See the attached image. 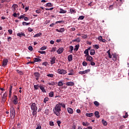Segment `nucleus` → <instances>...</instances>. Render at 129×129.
Masks as SVG:
<instances>
[{
	"label": "nucleus",
	"instance_id": "obj_1",
	"mask_svg": "<svg viewBox=\"0 0 129 129\" xmlns=\"http://www.w3.org/2000/svg\"><path fill=\"white\" fill-rule=\"evenodd\" d=\"M53 111L54 114H56L57 116H59L61 112V106H60V104H56L55 108L53 109Z\"/></svg>",
	"mask_w": 129,
	"mask_h": 129
},
{
	"label": "nucleus",
	"instance_id": "obj_2",
	"mask_svg": "<svg viewBox=\"0 0 129 129\" xmlns=\"http://www.w3.org/2000/svg\"><path fill=\"white\" fill-rule=\"evenodd\" d=\"M31 110H32V115L33 116H37V110H38V107L36 105V103H32L31 105Z\"/></svg>",
	"mask_w": 129,
	"mask_h": 129
},
{
	"label": "nucleus",
	"instance_id": "obj_3",
	"mask_svg": "<svg viewBox=\"0 0 129 129\" xmlns=\"http://www.w3.org/2000/svg\"><path fill=\"white\" fill-rule=\"evenodd\" d=\"M16 115V110H15V108L14 107H12L10 108V116L13 117V118H15V116Z\"/></svg>",
	"mask_w": 129,
	"mask_h": 129
},
{
	"label": "nucleus",
	"instance_id": "obj_4",
	"mask_svg": "<svg viewBox=\"0 0 129 129\" xmlns=\"http://www.w3.org/2000/svg\"><path fill=\"white\" fill-rule=\"evenodd\" d=\"M57 73H58V74H61L62 75H64V74H66V73H67V71H65V70H61L60 69H58L57 70Z\"/></svg>",
	"mask_w": 129,
	"mask_h": 129
},
{
	"label": "nucleus",
	"instance_id": "obj_5",
	"mask_svg": "<svg viewBox=\"0 0 129 129\" xmlns=\"http://www.w3.org/2000/svg\"><path fill=\"white\" fill-rule=\"evenodd\" d=\"M9 62V59L7 58H5L3 60V63H2V66L3 67H6L8 65V62Z\"/></svg>",
	"mask_w": 129,
	"mask_h": 129
},
{
	"label": "nucleus",
	"instance_id": "obj_6",
	"mask_svg": "<svg viewBox=\"0 0 129 129\" xmlns=\"http://www.w3.org/2000/svg\"><path fill=\"white\" fill-rule=\"evenodd\" d=\"M13 103L15 105L18 104V96L17 95H14Z\"/></svg>",
	"mask_w": 129,
	"mask_h": 129
},
{
	"label": "nucleus",
	"instance_id": "obj_7",
	"mask_svg": "<svg viewBox=\"0 0 129 129\" xmlns=\"http://www.w3.org/2000/svg\"><path fill=\"white\" fill-rule=\"evenodd\" d=\"M89 72H90V69H88L82 72H79V74H81V75H83V74H86V73H89Z\"/></svg>",
	"mask_w": 129,
	"mask_h": 129
},
{
	"label": "nucleus",
	"instance_id": "obj_8",
	"mask_svg": "<svg viewBox=\"0 0 129 129\" xmlns=\"http://www.w3.org/2000/svg\"><path fill=\"white\" fill-rule=\"evenodd\" d=\"M86 60L87 61H89L90 62H92V60H93V58L92 56L90 55H87Z\"/></svg>",
	"mask_w": 129,
	"mask_h": 129
},
{
	"label": "nucleus",
	"instance_id": "obj_9",
	"mask_svg": "<svg viewBox=\"0 0 129 129\" xmlns=\"http://www.w3.org/2000/svg\"><path fill=\"white\" fill-rule=\"evenodd\" d=\"M34 75L36 78V80H39V79L40 78V73L38 72H36L34 73Z\"/></svg>",
	"mask_w": 129,
	"mask_h": 129
},
{
	"label": "nucleus",
	"instance_id": "obj_10",
	"mask_svg": "<svg viewBox=\"0 0 129 129\" xmlns=\"http://www.w3.org/2000/svg\"><path fill=\"white\" fill-rule=\"evenodd\" d=\"M63 50H64V48H63V47H60L58 49L56 52L57 54H61V53H63Z\"/></svg>",
	"mask_w": 129,
	"mask_h": 129
},
{
	"label": "nucleus",
	"instance_id": "obj_11",
	"mask_svg": "<svg viewBox=\"0 0 129 129\" xmlns=\"http://www.w3.org/2000/svg\"><path fill=\"white\" fill-rule=\"evenodd\" d=\"M39 88L43 92L46 93V90L45 89V87H44V86L42 85H39Z\"/></svg>",
	"mask_w": 129,
	"mask_h": 129
},
{
	"label": "nucleus",
	"instance_id": "obj_12",
	"mask_svg": "<svg viewBox=\"0 0 129 129\" xmlns=\"http://www.w3.org/2000/svg\"><path fill=\"white\" fill-rule=\"evenodd\" d=\"M68 59L69 62H71L72 60H73V55L72 54H70L68 56Z\"/></svg>",
	"mask_w": 129,
	"mask_h": 129
},
{
	"label": "nucleus",
	"instance_id": "obj_13",
	"mask_svg": "<svg viewBox=\"0 0 129 129\" xmlns=\"http://www.w3.org/2000/svg\"><path fill=\"white\" fill-rule=\"evenodd\" d=\"M66 84L67 86H73L74 83L73 82H67Z\"/></svg>",
	"mask_w": 129,
	"mask_h": 129
},
{
	"label": "nucleus",
	"instance_id": "obj_14",
	"mask_svg": "<svg viewBox=\"0 0 129 129\" xmlns=\"http://www.w3.org/2000/svg\"><path fill=\"white\" fill-rule=\"evenodd\" d=\"M55 61H56V57L55 56H53V57H52L51 60H50L51 65H53V64H55Z\"/></svg>",
	"mask_w": 129,
	"mask_h": 129
},
{
	"label": "nucleus",
	"instance_id": "obj_15",
	"mask_svg": "<svg viewBox=\"0 0 129 129\" xmlns=\"http://www.w3.org/2000/svg\"><path fill=\"white\" fill-rule=\"evenodd\" d=\"M67 110H68V112H69V113H70V114H72V113H73V108L69 107V108H68Z\"/></svg>",
	"mask_w": 129,
	"mask_h": 129
},
{
	"label": "nucleus",
	"instance_id": "obj_16",
	"mask_svg": "<svg viewBox=\"0 0 129 129\" xmlns=\"http://www.w3.org/2000/svg\"><path fill=\"white\" fill-rule=\"evenodd\" d=\"M56 32H58L59 33H62V32H64L65 31L64 28H60L59 30L58 29H56L55 30Z\"/></svg>",
	"mask_w": 129,
	"mask_h": 129
},
{
	"label": "nucleus",
	"instance_id": "obj_17",
	"mask_svg": "<svg viewBox=\"0 0 129 129\" xmlns=\"http://www.w3.org/2000/svg\"><path fill=\"white\" fill-rule=\"evenodd\" d=\"M90 54V55H91V56H93V55H95V50L93 49H91Z\"/></svg>",
	"mask_w": 129,
	"mask_h": 129
},
{
	"label": "nucleus",
	"instance_id": "obj_18",
	"mask_svg": "<svg viewBox=\"0 0 129 129\" xmlns=\"http://www.w3.org/2000/svg\"><path fill=\"white\" fill-rule=\"evenodd\" d=\"M42 36V33L39 32L36 34H35L33 37L34 38H38V37H41Z\"/></svg>",
	"mask_w": 129,
	"mask_h": 129
},
{
	"label": "nucleus",
	"instance_id": "obj_19",
	"mask_svg": "<svg viewBox=\"0 0 129 129\" xmlns=\"http://www.w3.org/2000/svg\"><path fill=\"white\" fill-rule=\"evenodd\" d=\"M67 11L63 10V9H60L59 11V14H66Z\"/></svg>",
	"mask_w": 129,
	"mask_h": 129
},
{
	"label": "nucleus",
	"instance_id": "obj_20",
	"mask_svg": "<svg viewBox=\"0 0 129 129\" xmlns=\"http://www.w3.org/2000/svg\"><path fill=\"white\" fill-rule=\"evenodd\" d=\"M69 48H70L69 52L73 53V50H74V47H73V46H70Z\"/></svg>",
	"mask_w": 129,
	"mask_h": 129
},
{
	"label": "nucleus",
	"instance_id": "obj_21",
	"mask_svg": "<svg viewBox=\"0 0 129 129\" xmlns=\"http://www.w3.org/2000/svg\"><path fill=\"white\" fill-rule=\"evenodd\" d=\"M80 45L79 44H77L75 46L74 51H76V52H77L78 51V49H79Z\"/></svg>",
	"mask_w": 129,
	"mask_h": 129
},
{
	"label": "nucleus",
	"instance_id": "obj_22",
	"mask_svg": "<svg viewBox=\"0 0 129 129\" xmlns=\"http://www.w3.org/2000/svg\"><path fill=\"white\" fill-rule=\"evenodd\" d=\"M17 36H18V37H22V36H24L25 37L26 36V34H25V33L21 32V33H18L17 34Z\"/></svg>",
	"mask_w": 129,
	"mask_h": 129
},
{
	"label": "nucleus",
	"instance_id": "obj_23",
	"mask_svg": "<svg viewBox=\"0 0 129 129\" xmlns=\"http://www.w3.org/2000/svg\"><path fill=\"white\" fill-rule=\"evenodd\" d=\"M8 94H7V92L3 94V96L2 97V99L6 100V99L7 98V96Z\"/></svg>",
	"mask_w": 129,
	"mask_h": 129
},
{
	"label": "nucleus",
	"instance_id": "obj_24",
	"mask_svg": "<svg viewBox=\"0 0 129 129\" xmlns=\"http://www.w3.org/2000/svg\"><path fill=\"white\" fill-rule=\"evenodd\" d=\"M72 42H77V43L80 42V38L78 37L77 39L73 40Z\"/></svg>",
	"mask_w": 129,
	"mask_h": 129
},
{
	"label": "nucleus",
	"instance_id": "obj_25",
	"mask_svg": "<svg viewBox=\"0 0 129 129\" xmlns=\"http://www.w3.org/2000/svg\"><path fill=\"white\" fill-rule=\"evenodd\" d=\"M74 74V71L73 70V69H72L70 70V73L68 74V75H73Z\"/></svg>",
	"mask_w": 129,
	"mask_h": 129
},
{
	"label": "nucleus",
	"instance_id": "obj_26",
	"mask_svg": "<svg viewBox=\"0 0 129 129\" xmlns=\"http://www.w3.org/2000/svg\"><path fill=\"white\" fill-rule=\"evenodd\" d=\"M95 115L97 117V118H99V117H100V116L99 115V112L98 111H96L95 112Z\"/></svg>",
	"mask_w": 129,
	"mask_h": 129
},
{
	"label": "nucleus",
	"instance_id": "obj_27",
	"mask_svg": "<svg viewBox=\"0 0 129 129\" xmlns=\"http://www.w3.org/2000/svg\"><path fill=\"white\" fill-rule=\"evenodd\" d=\"M86 116H87L88 117H91V116H93V113H87L86 114Z\"/></svg>",
	"mask_w": 129,
	"mask_h": 129
},
{
	"label": "nucleus",
	"instance_id": "obj_28",
	"mask_svg": "<svg viewBox=\"0 0 129 129\" xmlns=\"http://www.w3.org/2000/svg\"><path fill=\"white\" fill-rule=\"evenodd\" d=\"M84 54H85L86 55H85V57H86V56H88L89 55V53L88 52V49H86L84 51Z\"/></svg>",
	"mask_w": 129,
	"mask_h": 129
},
{
	"label": "nucleus",
	"instance_id": "obj_29",
	"mask_svg": "<svg viewBox=\"0 0 129 129\" xmlns=\"http://www.w3.org/2000/svg\"><path fill=\"white\" fill-rule=\"evenodd\" d=\"M46 6L48 8H51V7H53V4H52L51 3H48L46 4Z\"/></svg>",
	"mask_w": 129,
	"mask_h": 129
},
{
	"label": "nucleus",
	"instance_id": "obj_30",
	"mask_svg": "<svg viewBox=\"0 0 129 129\" xmlns=\"http://www.w3.org/2000/svg\"><path fill=\"white\" fill-rule=\"evenodd\" d=\"M39 87H40V86H39L38 85H34V90H38V89H39Z\"/></svg>",
	"mask_w": 129,
	"mask_h": 129
},
{
	"label": "nucleus",
	"instance_id": "obj_31",
	"mask_svg": "<svg viewBox=\"0 0 129 129\" xmlns=\"http://www.w3.org/2000/svg\"><path fill=\"white\" fill-rule=\"evenodd\" d=\"M102 123L103 124V125H105V126L107 125V122H106V121L104 120V119L102 120Z\"/></svg>",
	"mask_w": 129,
	"mask_h": 129
},
{
	"label": "nucleus",
	"instance_id": "obj_32",
	"mask_svg": "<svg viewBox=\"0 0 129 129\" xmlns=\"http://www.w3.org/2000/svg\"><path fill=\"white\" fill-rule=\"evenodd\" d=\"M16 72H17V73H18L19 74H20V75H23L24 73H23V72L19 70H16Z\"/></svg>",
	"mask_w": 129,
	"mask_h": 129
},
{
	"label": "nucleus",
	"instance_id": "obj_33",
	"mask_svg": "<svg viewBox=\"0 0 129 129\" xmlns=\"http://www.w3.org/2000/svg\"><path fill=\"white\" fill-rule=\"evenodd\" d=\"M58 104H59V106H62L63 108H66V105L63 103H59Z\"/></svg>",
	"mask_w": 129,
	"mask_h": 129
},
{
	"label": "nucleus",
	"instance_id": "obj_34",
	"mask_svg": "<svg viewBox=\"0 0 129 129\" xmlns=\"http://www.w3.org/2000/svg\"><path fill=\"white\" fill-rule=\"evenodd\" d=\"M42 59L38 58H34V61L35 62H41Z\"/></svg>",
	"mask_w": 129,
	"mask_h": 129
},
{
	"label": "nucleus",
	"instance_id": "obj_35",
	"mask_svg": "<svg viewBox=\"0 0 129 129\" xmlns=\"http://www.w3.org/2000/svg\"><path fill=\"white\" fill-rule=\"evenodd\" d=\"M30 24H31L30 23H27L26 22H22L23 26H28V25H30Z\"/></svg>",
	"mask_w": 129,
	"mask_h": 129
},
{
	"label": "nucleus",
	"instance_id": "obj_36",
	"mask_svg": "<svg viewBox=\"0 0 129 129\" xmlns=\"http://www.w3.org/2000/svg\"><path fill=\"white\" fill-rule=\"evenodd\" d=\"M71 14H73V13H76V10L74 9H71L70 10Z\"/></svg>",
	"mask_w": 129,
	"mask_h": 129
},
{
	"label": "nucleus",
	"instance_id": "obj_37",
	"mask_svg": "<svg viewBox=\"0 0 129 129\" xmlns=\"http://www.w3.org/2000/svg\"><path fill=\"white\" fill-rule=\"evenodd\" d=\"M49 96L50 97H53L54 96V92L51 91L49 93Z\"/></svg>",
	"mask_w": 129,
	"mask_h": 129
},
{
	"label": "nucleus",
	"instance_id": "obj_38",
	"mask_svg": "<svg viewBox=\"0 0 129 129\" xmlns=\"http://www.w3.org/2000/svg\"><path fill=\"white\" fill-rule=\"evenodd\" d=\"M83 125H84V126H88V125H89V123L87 122H83Z\"/></svg>",
	"mask_w": 129,
	"mask_h": 129
},
{
	"label": "nucleus",
	"instance_id": "obj_39",
	"mask_svg": "<svg viewBox=\"0 0 129 129\" xmlns=\"http://www.w3.org/2000/svg\"><path fill=\"white\" fill-rule=\"evenodd\" d=\"M94 104L96 105V106H99V102L97 101H95L94 102Z\"/></svg>",
	"mask_w": 129,
	"mask_h": 129
},
{
	"label": "nucleus",
	"instance_id": "obj_40",
	"mask_svg": "<svg viewBox=\"0 0 129 129\" xmlns=\"http://www.w3.org/2000/svg\"><path fill=\"white\" fill-rule=\"evenodd\" d=\"M58 86H63V83L62 82V81H60L58 83Z\"/></svg>",
	"mask_w": 129,
	"mask_h": 129
},
{
	"label": "nucleus",
	"instance_id": "obj_41",
	"mask_svg": "<svg viewBox=\"0 0 129 129\" xmlns=\"http://www.w3.org/2000/svg\"><path fill=\"white\" fill-rule=\"evenodd\" d=\"M85 18V16H80V17H79V18L78 19V20H84Z\"/></svg>",
	"mask_w": 129,
	"mask_h": 129
},
{
	"label": "nucleus",
	"instance_id": "obj_42",
	"mask_svg": "<svg viewBox=\"0 0 129 129\" xmlns=\"http://www.w3.org/2000/svg\"><path fill=\"white\" fill-rule=\"evenodd\" d=\"M47 77H51V78H53V77H54V75L52 74H49L48 75H47Z\"/></svg>",
	"mask_w": 129,
	"mask_h": 129
},
{
	"label": "nucleus",
	"instance_id": "obj_43",
	"mask_svg": "<svg viewBox=\"0 0 129 129\" xmlns=\"http://www.w3.org/2000/svg\"><path fill=\"white\" fill-rule=\"evenodd\" d=\"M128 116V114H127V112H125V115L123 116V118H126Z\"/></svg>",
	"mask_w": 129,
	"mask_h": 129
},
{
	"label": "nucleus",
	"instance_id": "obj_44",
	"mask_svg": "<svg viewBox=\"0 0 129 129\" xmlns=\"http://www.w3.org/2000/svg\"><path fill=\"white\" fill-rule=\"evenodd\" d=\"M63 23H64V21H56L55 22V24H61V23L63 24Z\"/></svg>",
	"mask_w": 129,
	"mask_h": 129
},
{
	"label": "nucleus",
	"instance_id": "obj_45",
	"mask_svg": "<svg viewBox=\"0 0 129 129\" xmlns=\"http://www.w3.org/2000/svg\"><path fill=\"white\" fill-rule=\"evenodd\" d=\"M18 8V5L14 4L12 6V9H17Z\"/></svg>",
	"mask_w": 129,
	"mask_h": 129
},
{
	"label": "nucleus",
	"instance_id": "obj_46",
	"mask_svg": "<svg viewBox=\"0 0 129 129\" xmlns=\"http://www.w3.org/2000/svg\"><path fill=\"white\" fill-rule=\"evenodd\" d=\"M94 48H95L96 49H99V45H98V44H95V45H94Z\"/></svg>",
	"mask_w": 129,
	"mask_h": 129
},
{
	"label": "nucleus",
	"instance_id": "obj_47",
	"mask_svg": "<svg viewBox=\"0 0 129 129\" xmlns=\"http://www.w3.org/2000/svg\"><path fill=\"white\" fill-rule=\"evenodd\" d=\"M41 12H42V10L40 9L36 10V13L37 14H40Z\"/></svg>",
	"mask_w": 129,
	"mask_h": 129
},
{
	"label": "nucleus",
	"instance_id": "obj_48",
	"mask_svg": "<svg viewBox=\"0 0 129 129\" xmlns=\"http://www.w3.org/2000/svg\"><path fill=\"white\" fill-rule=\"evenodd\" d=\"M51 85L52 86L56 85L57 84V82H54V81L51 82Z\"/></svg>",
	"mask_w": 129,
	"mask_h": 129
},
{
	"label": "nucleus",
	"instance_id": "obj_49",
	"mask_svg": "<svg viewBox=\"0 0 129 129\" xmlns=\"http://www.w3.org/2000/svg\"><path fill=\"white\" fill-rule=\"evenodd\" d=\"M42 65L43 66H47L48 65V62L45 61V62H43Z\"/></svg>",
	"mask_w": 129,
	"mask_h": 129
},
{
	"label": "nucleus",
	"instance_id": "obj_50",
	"mask_svg": "<svg viewBox=\"0 0 129 129\" xmlns=\"http://www.w3.org/2000/svg\"><path fill=\"white\" fill-rule=\"evenodd\" d=\"M49 125H50V126H53L54 125V122L53 121H50L49 122Z\"/></svg>",
	"mask_w": 129,
	"mask_h": 129
},
{
	"label": "nucleus",
	"instance_id": "obj_51",
	"mask_svg": "<svg viewBox=\"0 0 129 129\" xmlns=\"http://www.w3.org/2000/svg\"><path fill=\"white\" fill-rule=\"evenodd\" d=\"M83 66H87V62L86 61H83Z\"/></svg>",
	"mask_w": 129,
	"mask_h": 129
},
{
	"label": "nucleus",
	"instance_id": "obj_52",
	"mask_svg": "<svg viewBox=\"0 0 129 129\" xmlns=\"http://www.w3.org/2000/svg\"><path fill=\"white\" fill-rule=\"evenodd\" d=\"M48 100H49V98H44V103H46L47 101H48Z\"/></svg>",
	"mask_w": 129,
	"mask_h": 129
},
{
	"label": "nucleus",
	"instance_id": "obj_53",
	"mask_svg": "<svg viewBox=\"0 0 129 129\" xmlns=\"http://www.w3.org/2000/svg\"><path fill=\"white\" fill-rule=\"evenodd\" d=\"M47 49V47L46 46H43L41 48H40V50L43 51V50H46Z\"/></svg>",
	"mask_w": 129,
	"mask_h": 129
},
{
	"label": "nucleus",
	"instance_id": "obj_54",
	"mask_svg": "<svg viewBox=\"0 0 129 129\" xmlns=\"http://www.w3.org/2000/svg\"><path fill=\"white\" fill-rule=\"evenodd\" d=\"M28 49L30 50V51H33V46H29V47H28Z\"/></svg>",
	"mask_w": 129,
	"mask_h": 129
},
{
	"label": "nucleus",
	"instance_id": "obj_55",
	"mask_svg": "<svg viewBox=\"0 0 129 129\" xmlns=\"http://www.w3.org/2000/svg\"><path fill=\"white\" fill-rule=\"evenodd\" d=\"M13 38H12V37H11V36H9L8 37V42H10V41H12V39Z\"/></svg>",
	"mask_w": 129,
	"mask_h": 129
},
{
	"label": "nucleus",
	"instance_id": "obj_56",
	"mask_svg": "<svg viewBox=\"0 0 129 129\" xmlns=\"http://www.w3.org/2000/svg\"><path fill=\"white\" fill-rule=\"evenodd\" d=\"M82 38H83V39H86L87 38V35L85 34H83V36H82Z\"/></svg>",
	"mask_w": 129,
	"mask_h": 129
},
{
	"label": "nucleus",
	"instance_id": "obj_57",
	"mask_svg": "<svg viewBox=\"0 0 129 129\" xmlns=\"http://www.w3.org/2000/svg\"><path fill=\"white\" fill-rule=\"evenodd\" d=\"M45 113L46 114H49V109H46L45 110Z\"/></svg>",
	"mask_w": 129,
	"mask_h": 129
},
{
	"label": "nucleus",
	"instance_id": "obj_58",
	"mask_svg": "<svg viewBox=\"0 0 129 129\" xmlns=\"http://www.w3.org/2000/svg\"><path fill=\"white\" fill-rule=\"evenodd\" d=\"M8 32L10 35H12L13 34V30L12 29L8 30Z\"/></svg>",
	"mask_w": 129,
	"mask_h": 129
},
{
	"label": "nucleus",
	"instance_id": "obj_59",
	"mask_svg": "<svg viewBox=\"0 0 129 129\" xmlns=\"http://www.w3.org/2000/svg\"><path fill=\"white\" fill-rule=\"evenodd\" d=\"M13 16L15 17V18H18V14L16 13H14L13 14Z\"/></svg>",
	"mask_w": 129,
	"mask_h": 129
},
{
	"label": "nucleus",
	"instance_id": "obj_60",
	"mask_svg": "<svg viewBox=\"0 0 129 129\" xmlns=\"http://www.w3.org/2000/svg\"><path fill=\"white\" fill-rule=\"evenodd\" d=\"M38 52L40 53V54H46V52L45 51H39Z\"/></svg>",
	"mask_w": 129,
	"mask_h": 129
},
{
	"label": "nucleus",
	"instance_id": "obj_61",
	"mask_svg": "<svg viewBox=\"0 0 129 129\" xmlns=\"http://www.w3.org/2000/svg\"><path fill=\"white\" fill-rule=\"evenodd\" d=\"M25 18V16L24 15H21L20 17H18V19H20V20L22 19H24Z\"/></svg>",
	"mask_w": 129,
	"mask_h": 129
},
{
	"label": "nucleus",
	"instance_id": "obj_62",
	"mask_svg": "<svg viewBox=\"0 0 129 129\" xmlns=\"http://www.w3.org/2000/svg\"><path fill=\"white\" fill-rule=\"evenodd\" d=\"M98 39L99 40V41H100V42L101 41V40H102V36H100L98 37Z\"/></svg>",
	"mask_w": 129,
	"mask_h": 129
},
{
	"label": "nucleus",
	"instance_id": "obj_63",
	"mask_svg": "<svg viewBox=\"0 0 129 129\" xmlns=\"http://www.w3.org/2000/svg\"><path fill=\"white\" fill-rule=\"evenodd\" d=\"M91 65L92 66H94V65H95V62H93V61H91Z\"/></svg>",
	"mask_w": 129,
	"mask_h": 129
},
{
	"label": "nucleus",
	"instance_id": "obj_64",
	"mask_svg": "<svg viewBox=\"0 0 129 129\" xmlns=\"http://www.w3.org/2000/svg\"><path fill=\"white\" fill-rule=\"evenodd\" d=\"M56 51V47L52 48L51 52H55Z\"/></svg>",
	"mask_w": 129,
	"mask_h": 129
}]
</instances>
